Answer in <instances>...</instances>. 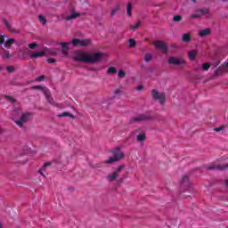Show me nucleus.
<instances>
[{
    "label": "nucleus",
    "instance_id": "f257e3e1",
    "mask_svg": "<svg viewBox=\"0 0 228 228\" xmlns=\"http://www.w3.org/2000/svg\"><path fill=\"white\" fill-rule=\"evenodd\" d=\"M107 54L104 53H86L81 50L77 51L75 55L73 56V60L75 61H78L80 63H99V61H102L106 60Z\"/></svg>",
    "mask_w": 228,
    "mask_h": 228
},
{
    "label": "nucleus",
    "instance_id": "f03ea898",
    "mask_svg": "<svg viewBox=\"0 0 228 228\" xmlns=\"http://www.w3.org/2000/svg\"><path fill=\"white\" fill-rule=\"evenodd\" d=\"M122 170H124V166H119L115 171L109 174L106 177L109 183H113L114 181H118V183H124V178H119L120 174H122Z\"/></svg>",
    "mask_w": 228,
    "mask_h": 228
},
{
    "label": "nucleus",
    "instance_id": "7ed1b4c3",
    "mask_svg": "<svg viewBox=\"0 0 228 228\" xmlns=\"http://www.w3.org/2000/svg\"><path fill=\"white\" fill-rule=\"evenodd\" d=\"M120 159H124V152L120 151V148H116L112 151V157L105 160L104 163L107 165H111V163H117V161H120Z\"/></svg>",
    "mask_w": 228,
    "mask_h": 228
},
{
    "label": "nucleus",
    "instance_id": "20e7f679",
    "mask_svg": "<svg viewBox=\"0 0 228 228\" xmlns=\"http://www.w3.org/2000/svg\"><path fill=\"white\" fill-rule=\"evenodd\" d=\"M70 44H72L74 47H88L92 45V39L74 38L70 41Z\"/></svg>",
    "mask_w": 228,
    "mask_h": 228
},
{
    "label": "nucleus",
    "instance_id": "39448f33",
    "mask_svg": "<svg viewBox=\"0 0 228 228\" xmlns=\"http://www.w3.org/2000/svg\"><path fill=\"white\" fill-rule=\"evenodd\" d=\"M151 97L154 101H159L161 105L165 104V101L167 100V94H165V93H159L156 89L151 91Z\"/></svg>",
    "mask_w": 228,
    "mask_h": 228
},
{
    "label": "nucleus",
    "instance_id": "423d86ee",
    "mask_svg": "<svg viewBox=\"0 0 228 228\" xmlns=\"http://www.w3.org/2000/svg\"><path fill=\"white\" fill-rule=\"evenodd\" d=\"M31 119V113H23L21 114L20 119L18 120H14L15 124H17V126L19 127H24V124H26V122H29V120Z\"/></svg>",
    "mask_w": 228,
    "mask_h": 228
},
{
    "label": "nucleus",
    "instance_id": "0eeeda50",
    "mask_svg": "<svg viewBox=\"0 0 228 228\" xmlns=\"http://www.w3.org/2000/svg\"><path fill=\"white\" fill-rule=\"evenodd\" d=\"M153 45L156 47V49H159L164 54L168 53V46H167V44L161 40L153 41Z\"/></svg>",
    "mask_w": 228,
    "mask_h": 228
},
{
    "label": "nucleus",
    "instance_id": "6e6552de",
    "mask_svg": "<svg viewBox=\"0 0 228 228\" xmlns=\"http://www.w3.org/2000/svg\"><path fill=\"white\" fill-rule=\"evenodd\" d=\"M180 188L181 190L184 191L190 190V188H191V183H190V176L188 175H185L182 177Z\"/></svg>",
    "mask_w": 228,
    "mask_h": 228
},
{
    "label": "nucleus",
    "instance_id": "1a4fd4ad",
    "mask_svg": "<svg viewBox=\"0 0 228 228\" xmlns=\"http://www.w3.org/2000/svg\"><path fill=\"white\" fill-rule=\"evenodd\" d=\"M167 62L170 65H184L186 61L183 58L169 57Z\"/></svg>",
    "mask_w": 228,
    "mask_h": 228
},
{
    "label": "nucleus",
    "instance_id": "9d476101",
    "mask_svg": "<svg viewBox=\"0 0 228 228\" xmlns=\"http://www.w3.org/2000/svg\"><path fill=\"white\" fill-rule=\"evenodd\" d=\"M209 13V10L208 9H200L196 11L195 13L191 14V19H200L203 15H208Z\"/></svg>",
    "mask_w": 228,
    "mask_h": 228
},
{
    "label": "nucleus",
    "instance_id": "9b49d317",
    "mask_svg": "<svg viewBox=\"0 0 228 228\" xmlns=\"http://www.w3.org/2000/svg\"><path fill=\"white\" fill-rule=\"evenodd\" d=\"M151 118L149 116L145 114H140L133 118V122H143L144 120H149Z\"/></svg>",
    "mask_w": 228,
    "mask_h": 228
},
{
    "label": "nucleus",
    "instance_id": "f8f14e48",
    "mask_svg": "<svg viewBox=\"0 0 228 228\" xmlns=\"http://www.w3.org/2000/svg\"><path fill=\"white\" fill-rule=\"evenodd\" d=\"M44 94L45 96L46 101L52 104V106H54V99L51 97V92H49V89H44Z\"/></svg>",
    "mask_w": 228,
    "mask_h": 228
},
{
    "label": "nucleus",
    "instance_id": "ddd939ff",
    "mask_svg": "<svg viewBox=\"0 0 228 228\" xmlns=\"http://www.w3.org/2000/svg\"><path fill=\"white\" fill-rule=\"evenodd\" d=\"M42 56H45V51L33 52L32 53H30L29 58L30 60H35V58H42Z\"/></svg>",
    "mask_w": 228,
    "mask_h": 228
},
{
    "label": "nucleus",
    "instance_id": "4468645a",
    "mask_svg": "<svg viewBox=\"0 0 228 228\" xmlns=\"http://www.w3.org/2000/svg\"><path fill=\"white\" fill-rule=\"evenodd\" d=\"M228 164L222 165V166H211L208 167V170H227Z\"/></svg>",
    "mask_w": 228,
    "mask_h": 228
},
{
    "label": "nucleus",
    "instance_id": "2eb2a0df",
    "mask_svg": "<svg viewBox=\"0 0 228 228\" xmlns=\"http://www.w3.org/2000/svg\"><path fill=\"white\" fill-rule=\"evenodd\" d=\"M211 34V29L210 28H205L202 30H200V32L198 33V36L200 37H208V35Z\"/></svg>",
    "mask_w": 228,
    "mask_h": 228
},
{
    "label": "nucleus",
    "instance_id": "dca6fc26",
    "mask_svg": "<svg viewBox=\"0 0 228 228\" xmlns=\"http://www.w3.org/2000/svg\"><path fill=\"white\" fill-rule=\"evenodd\" d=\"M0 55L3 58V60H10V58H12V55L10 54V52H8L7 50H3L0 53Z\"/></svg>",
    "mask_w": 228,
    "mask_h": 228
},
{
    "label": "nucleus",
    "instance_id": "f3484780",
    "mask_svg": "<svg viewBox=\"0 0 228 228\" xmlns=\"http://www.w3.org/2000/svg\"><path fill=\"white\" fill-rule=\"evenodd\" d=\"M182 40H183V42H186V43L191 42V34L185 33V34L182 35Z\"/></svg>",
    "mask_w": 228,
    "mask_h": 228
},
{
    "label": "nucleus",
    "instance_id": "a211bd4d",
    "mask_svg": "<svg viewBox=\"0 0 228 228\" xmlns=\"http://www.w3.org/2000/svg\"><path fill=\"white\" fill-rule=\"evenodd\" d=\"M12 44H15V39L9 38L5 41L4 47H6V49H10V47H12Z\"/></svg>",
    "mask_w": 228,
    "mask_h": 228
},
{
    "label": "nucleus",
    "instance_id": "6ab92c4d",
    "mask_svg": "<svg viewBox=\"0 0 228 228\" xmlns=\"http://www.w3.org/2000/svg\"><path fill=\"white\" fill-rule=\"evenodd\" d=\"M197 54H199V52L197 50H191L188 53V56L190 60H195L197 57Z\"/></svg>",
    "mask_w": 228,
    "mask_h": 228
},
{
    "label": "nucleus",
    "instance_id": "aec40b11",
    "mask_svg": "<svg viewBox=\"0 0 228 228\" xmlns=\"http://www.w3.org/2000/svg\"><path fill=\"white\" fill-rule=\"evenodd\" d=\"M144 140H147V135L145 134V132H142L141 134H139L137 135V142H143Z\"/></svg>",
    "mask_w": 228,
    "mask_h": 228
},
{
    "label": "nucleus",
    "instance_id": "412c9836",
    "mask_svg": "<svg viewBox=\"0 0 228 228\" xmlns=\"http://www.w3.org/2000/svg\"><path fill=\"white\" fill-rule=\"evenodd\" d=\"M132 12H133V4H131V3H128L127 5H126L127 17H131Z\"/></svg>",
    "mask_w": 228,
    "mask_h": 228
},
{
    "label": "nucleus",
    "instance_id": "4be33fe9",
    "mask_svg": "<svg viewBox=\"0 0 228 228\" xmlns=\"http://www.w3.org/2000/svg\"><path fill=\"white\" fill-rule=\"evenodd\" d=\"M47 167H51V163H45L43 167L41 169H39V173L43 175V177H45V175H44V172L45 170V168H47Z\"/></svg>",
    "mask_w": 228,
    "mask_h": 228
},
{
    "label": "nucleus",
    "instance_id": "5701e85b",
    "mask_svg": "<svg viewBox=\"0 0 228 228\" xmlns=\"http://www.w3.org/2000/svg\"><path fill=\"white\" fill-rule=\"evenodd\" d=\"M120 10V5H117L114 9H112L110 12V17H115L117 15V12Z\"/></svg>",
    "mask_w": 228,
    "mask_h": 228
},
{
    "label": "nucleus",
    "instance_id": "b1692460",
    "mask_svg": "<svg viewBox=\"0 0 228 228\" xmlns=\"http://www.w3.org/2000/svg\"><path fill=\"white\" fill-rule=\"evenodd\" d=\"M79 13L73 12L70 16L66 17V20H72V19H77Z\"/></svg>",
    "mask_w": 228,
    "mask_h": 228
},
{
    "label": "nucleus",
    "instance_id": "393cba45",
    "mask_svg": "<svg viewBox=\"0 0 228 228\" xmlns=\"http://www.w3.org/2000/svg\"><path fill=\"white\" fill-rule=\"evenodd\" d=\"M209 67H211V64H209V62H205L201 66V70H204L207 72L208 70H209Z\"/></svg>",
    "mask_w": 228,
    "mask_h": 228
},
{
    "label": "nucleus",
    "instance_id": "a878e982",
    "mask_svg": "<svg viewBox=\"0 0 228 228\" xmlns=\"http://www.w3.org/2000/svg\"><path fill=\"white\" fill-rule=\"evenodd\" d=\"M58 117L61 118L63 117H69L70 118H74V115L70 114L69 112H62L61 114H59Z\"/></svg>",
    "mask_w": 228,
    "mask_h": 228
},
{
    "label": "nucleus",
    "instance_id": "bb28decb",
    "mask_svg": "<svg viewBox=\"0 0 228 228\" xmlns=\"http://www.w3.org/2000/svg\"><path fill=\"white\" fill-rule=\"evenodd\" d=\"M107 74L110 75V74H117V68L115 67H110L107 69Z\"/></svg>",
    "mask_w": 228,
    "mask_h": 228
},
{
    "label": "nucleus",
    "instance_id": "cd10ccee",
    "mask_svg": "<svg viewBox=\"0 0 228 228\" xmlns=\"http://www.w3.org/2000/svg\"><path fill=\"white\" fill-rule=\"evenodd\" d=\"M152 60V53H146L144 55V61L149 62Z\"/></svg>",
    "mask_w": 228,
    "mask_h": 228
},
{
    "label": "nucleus",
    "instance_id": "c85d7f7f",
    "mask_svg": "<svg viewBox=\"0 0 228 228\" xmlns=\"http://www.w3.org/2000/svg\"><path fill=\"white\" fill-rule=\"evenodd\" d=\"M32 90H41L44 94V90H47V87H42V86H34Z\"/></svg>",
    "mask_w": 228,
    "mask_h": 228
},
{
    "label": "nucleus",
    "instance_id": "c756f323",
    "mask_svg": "<svg viewBox=\"0 0 228 228\" xmlns=\"http://www.w3.org/2000/svg\"><path fill=\"white\" fill-rule=\"evenodd\" d=\"M70 44H72V43H65V42H61L60 43V45H61V48L62 49H69V45H70Z\"/></svg>",
    "mask_w": 228,
    "mask_h": 228
},
{
    "label": "nucleus",
    "instance_id": "7c9ffc66",
    "mask_svg": "<svg viewBox=\"0 0 228 228\" xmlns=\"http://www.w3.org/2000/svg\"><path fill=\"white\" fill-rule=\"evenodd\" d=\"M141 24H142V21H137L135 24L131 25L130 28H131V29H138V28H140Z\"/></svg>",
    "mask_w": 228,
    "mask_h": 228
},
{
    "label": "nucleus",
    "instance_id": "2f4dec72",
    "mask_svg": "<svg viewBox=\"0 0 228 228\" xmlns=\"http://www.w3.org/2000/svg\"><path fill=\"white\" fill-rule=\"evenodd\" d=\"M128 43H129L128 46L131 48L135 47L136 45V41L134 39H129Z\"/></svg>",
    "mask_w": 228,
    "mask_h": 228
},
{
    "label": "nucleus",
    "instance_id": "473e14b6",
    "mask_svg": "<svg viewBox=\"0 0 228 228\" xmlns=\"http://www.w3.org/2000/svg\"><path fill=\"white\" fill-rule=\"evenodd\" d=\"M118 77H120V78L126 77V71L119 69V71L118 72Z\"/></svg>",
    "mask_w": 228,
    "mask_h": 228
},
{
    "label": "nucleus",
    "instance_id": "72a5a7b5",
    "mask_svg": "<svg viewBox=\"0 0 228 228\" xmlns=\"http://www.w3.org/2000/svg\"><path fill=\"white\" fill-rule=\"evenodd\" d=\"M38 20H40V22H42V24H43L44 26H45V24H47V20H45V18H44V16L39 15V16H38Z\"/></svg>",
    "mask_w": 228,
    "mask_h": 228
},
{
    "label": "nucleus",
    "instance_id": "f704fd0d",
    "mask_svg": "<svg viewBox=\"0 0 228 228\" xmlns=\"http://www.w3.org/2000/svg\"><path fill=\"white\" fill-rule=\"evenodd\" d=\"M182 19L183 18L180 15H175L173 17V20H175V22H181Z\"/></svg>",
    "mask_w": 228,
    "mask_h": 228
},
{
    "label": "nucleus",
    "instance_id": "c9c22d12",
    "mask_svg": "<svg viewBox=\"0 0 228 228\" xmlns=\"http://www.w3.org/2000/svg\"><path fill=\"white\" fill-rule=\"evenodd\" d=\"M35 47H38V45L37 43H32L28 45L29 49H35Z\"/></svg>",
    "mask_w": 228,
    "mask_h": 228
},
{
    "label": "nucleus",
    "instance_id": "e433bc0d",
    "mask_svg": "<svg viewBox=\"0 0 228 228\" xmlns=\"http://www.w3.org/2000/svg\"><path fill=\"white\" fill-rule=\"evenodd\" d=\"M6 70H7V72H13V70H15V69L13 68V66H8V67H6Z\"/></svg>",
    "mask_w": 228,
    "mask_h": 228
},
{
    "label": "nucleus",
    "instance_id": "4c0bfd02",
    "mask_svg": "<svg viewBox=\"0 0 228 228\" xmlns=\"http://www.w3.org/2000/svg\"><path fill=\"white\" fill-rule=\"evenodd\" d=\"M47 63H56V60L53 58H48L47 59Z\"/></svg>",
    "mask_w": 228,
    "mask_h": 228
},
{
    "label": "nucleus",
    "instance_id": "58836bf2",
    "mask_svg": "<svg viewBox=\"0 0 228 228\" xmlns=\"http://www.w3.org/2000/svg\"><path fill=\"white\" fill-rule=\"evenodd\" d=\"M4 37H6L5 35L0 37V45L4 44Z\"/></svg>",
    "mask_w": 228,
    "mask_h": 228
},
{
    "label": "nucleus",
    "instance_id": "ea45409f",
    "mask_svg": "<svg viewBox=\"0 0 228 228\" xmlns=\"http://www.w3.org/2000/svg\"><path fill=\"white\" fill-rule=\"evenodd\" d=\"M44 79H45V76H40L37 78H36V81H44Z\"/></svg>",
    "mask_w": 228,
    "mask_h": 228
},
{
    "label": "nucleus",
    "instance_id": "a19ab883",
    "mask_svg": "<svg viewBox=\"0 0 228 228\" xmlns=\"http://www.w3.org/2000/svg\"><path fill=\"white\" fill-rule=\"evenodd\" d=\"M5 98H7V101H9L10 102H15V99H13L10 96H5Z\"/></svg>",
    "mask_w": 228,
    "mask_h": 228
},
{
    "label": "nucleus",
    "instance_id": "79ce46f5",
    "mask_svg": "<svg viewBox=\"0 0 228 228\" xmlns=\"http://www.w3.org/2000/svg\"><path fill=\"white\" fill-rule=\"evenodd\" d=\"M135 90H136L137 92H140V91L143 90V86H137V87L135 88Z\"/></svg>",
    "mask_w": 228,
    "mask_h": 228
},
{
    "label": "nucleus",
    "instance_id": "37998d69",
    "mask_svg": "<svg viewBox=\"0 0 228 228\" xmlns=\"http://www.w3.org/2000/svg\"><path fill=\"white\" fill-rule=\"evenodd\" d=\"M215 131H222V127H219V128H216Z\"/></svg>",
    "mask_w": 228,
    "mask_h": 228
},
{
    "label": "nucleus",
    "instance_id": "c03bdc74",
    "mask_svg": "<svg viewBox=\"0 0 228 228\" xmlns=\"http://www.w3.org/2000/svg\"><path fill=\"white\" fill-rule=\"evenodd\" d=\"M0 228H4V225H3L2 223H0Z\"/></svg>",
    "mask_w": 228,
    "mask_h": 228
},
{
    "label": "nucleus",
    "instance_id": "a18cd8bd",
    "mask_svg": "<svg viewBox=\"0 0 228 228\" xmlns=\"http://www.w3.org/2000/svg\"><path fill=\"white\" fill-rule=\"evenodd\" d=\"M119 92H120V91H118V90H116V91H115V94H118Z\"/></svg>",
    "mask_w": 228,
    "mask_h": 228
},
{
    "label": "nucleus",
    "instance_id": "49530a36",
    "mask_svg": "<svg viewBox=\"0 0 228 228\" xmlns=\"http://www.w3.org/2000/svg\"><path fill=\"white\" fill-rule=\"evenodd\" d=\"M225 184H226V186H228V179L226 180Z\"/></svg>",
    "mask_w": 228,
    "mask_h": 228
},
{
    "label": "nucleus",
    "instance_id": "de8ad7c7",
    "mask_svg": "<svg viewBox=\"0 0 228 228\" xmlns=\"http://www.w3.org/2000/svg\"><path fill=\"white\" fill-rule=\"evenodd\" d=\"M7 29H10V26L7 25Z\"/></svg>",
    "mask_w": 228,
    "mask_h": 228
},
{
    "label": "nucleus",
    "instance_id": "09e8293b",
    "mask_svg": "<svg viewBox=\"0 0 228 228\" xmlns=\"http://www.w3.org/2000/svg\"><path fill=\"white\" fill-rule=\"evenodd\" d=\"M193 1V3H196L197 2V0H192Z\"/></svg>",
    "mask_w": 228,
    "mask_h": 228
},
{
    "label": "nucleus",
    "instance_id": "8fccbe9b",
    "mask_svg": "<svg viewBox=\"0 0 228 228\" xmlns=\"http://www.w3.org/2000/svg\"><path fill=\"white\" fill-rule=\"evenodd\" d=\"M173 47H177V46H175V45H173Z\"/></svg>",
    "mask_w": 228,
    "mask_h": 228
}]
</instances>
